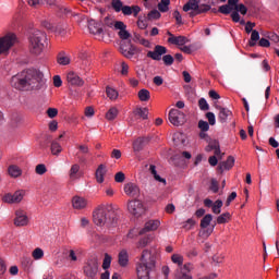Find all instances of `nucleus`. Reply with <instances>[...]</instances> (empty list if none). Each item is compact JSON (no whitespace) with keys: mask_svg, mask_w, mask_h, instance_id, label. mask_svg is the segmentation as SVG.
I'll return each mask as SVG.
<instances>
[{"mask_svg":"<svg viewBox=\"0 0 279 279\" xmlns=\"http://www.w3.org/2000/svg\"><path fill=\"white\" fill-rule=\"evenodd\" d=\"M11 86L17 90H38L43 86V73L36 69L24 70L12 76Z\"/></svg>","mask_w":279,"mask_h":279,"instance_id":"nucleus-1","label":"nucleus"},{"mask_svg":"<svg viewBox=\"0 0 279 279\" xmlns=\"http://www.w3.org/2000/svg\"><path fill=\"white\" fill-rule=\"evenodd\" d=\"M93 221L100 228H112L117 226L119 218L112 204H101L93 211Z\"/></svg>","mask_w":279,"mask_h":279,"instance_id":"nucleus-2","label":"nucleus"},{"mask_svg":"<svg viewBox=\"0 0 279 279\" xmlns=\"http://www.w3.org/2000/svg\"><path fill=\"white\" fill-rule=\"evenodd\" d=\"M156 267V259L149 250H144L136 266L138 279H149V272Z\"/></svg>","mask_w":279,"mask_h":279,"instance_id":"nucleus-3","label":"nucleus"},{"mask_svg":"<svg viewBox=\"0 0 279 279\" xmlns=\"http://www.w3.org/2000/svg\"><path fill=\"white\" fill-rule=\"evenodd\" d=\"M29 51L34 56H40L47 45V34L43 31L35 29L28 36Z\"/></svg>","mask_w":279,"mask_h":279,"instance_id":"nucleus-4","label":"nucleus"},{"mask_svg":"<svg viewBox=\"0 0 279 279\" xmlns=\"http://www.w3.org/2000/svg\"><path fill=\"white\" fill-rule=\"evenodd\" d=\"M105 25L107 27H114V29L119 31L118 36L121 40H129L132 37V34L128 32V25L121 21H111L109 17H105Z\"/></svg>","mask_w":279,"mask_h":279,"instance_id":"nucleus-5","label":"nucleus"},{"mask_svg":"<svg viewBox=\"0 0 279 279\" xmlns=\"http://www.w3.org/2000/svg\"><path fill=\"white\" fill-rule=\"evenodd\" d=\"M160 228V220H148L144 228L138 231V229H132L128 238L129 239H134V236H141L143 234H146V232H154V230H158Z\"/></svg>","mask_w":279,"mask_h":279,"instance_id":"nucleus-6","label":"nucleus"},{"mask_svg":"<svg viewBox=\"0 0 279 279\" xmlns=\"http://www.w3.org/2000/svg\"><path fill=\"white\" fill-rule=\"evenodd\" d=\"M168 119L170 123H172V125H175L177 128L186 123V114L180 111V109H171L169 111Z\"/></svg>","mask_w":279,"mask_h":279,"instance_id":"nucleus-7","label":"nucleus"},{"mask_svg":"<svg viewBox=\"0 0 279 279\" xmlns=\"http://www.w3.org/2000/svg\"><path fill=\"white\" fill-rule=\"evenodd\" d=\"M16 45V35L9 33L5 36L0 38V53H5V51H10L12 47Z\"/></svg>","mask_w":279,"mask_h":279,"instance_id":"nucleus-8","label":"nucleus"},{"mask_svg":"<svg viewBox=\"0 0 279 279\" xmlns=\"http://www.w3.org/2000/svg\"><path fill=\"white\" fill-rule=\"evenodd\" d=\"M99 272V262L97 258H90L84 266V274L87 278L94 279Z\"/></svg>","mask_w":279,"mask_h":279,"instance_id":"nucleus-9","label":"nucleus"},{"mask_svg":"<svg viewBox=\"0 0 279 279\" xmlns=\"http://www.w3.org/2000/svg\"><path fill=\"white\" fill-rule=\"evenodd\" d=\"M128 210L134 217H141L145 213V207L141 201H131L128 203Z\"/></svg>","mask_w":279,"mask_h":279,"instance_id":"nucleus-10","label":"nucleus"},{"mask_svg":"<svg viewBox=\"0 0 279 279\" xmlns=\"http://www.w3.org/2000/svg\"><path fill=\"white\" fill-rule=\"evenodd\" d=\"M23 197H25V191L20 190L14 192V194H5L2 197V202L5 204H20V202H23Z\"/></svg>","mask_w":279,"mask_h":279,"instance_id":"nucleus-11","label":"nucleus"},{"mask_svg":"<svg viewBox=\"0 0 279 279\" xmlns=\"http://www.w3.org/2000/svg\"><path fill=\"white\" fill-rule=\"evenodd\" d=\"M165 53H167V47L157 45L155 46L154 51L147 52V58H150L151 60H156L157 62H160Z\"/></svg>","mask_w":279,"mask_h":279,"instance_id":"nucleus-12","label":"nucleus"},{"mask_svg":"<svg viewBox=\"0 0 279 279\" xmlns=\"http://www.w3.org/2000/svg\"><path fill=\"white\" fill-rule=\"evenodd\" d=\"M78 153L76 154L78 162L81 165H86L88 162V158L86 156H90V149L88 145H78L77 146Z\"/></svg>","mask_w":279,"mask_h":279,"instance_id":"nucleus-13","label":"nucleus"},{"mask_svg":"<svg viewBox=\"0 0 279 279\" xmlns=\"http://www.w3.org/2000/svg\"><path fill=\"white\" fill-rule=\"evenodd\" d=\"M27 223H29V218H27V214L22 209L16 210L14 226H17L19 228H21L23 226H27Z\"/></svg>","mask_w":279,"mask_h":279,"instance_id":"nucleus-14","label":"nucleus"},{"mask_svg":"<svg viewBox=\"0 0 279 279\" xmlns=\"http://www.w3.org/2000/svg\"><path fill=\"white\" fill-rule=\"evenodd\" d=\"M87 27L90 34H94L95 36H104V27L101 26L100 22L89 20Z\"/></svg>","mask_w":279,"mask_h":279,"instance_id":"nucleus-15","label":"nucleus"},{"mask_svg":"<svg viewBox=\"0 0 279 279\" xmlns=\"http://www.w3.org/2000/svg\"><path fill=\"white\" fill-rule=\"evenodd\" d=\"M239 5V0H228V3L225 5H220L218 12L220 14H231L232 10H234Z\"/></svg>","mask_w":279,"mask_h":279,"instance_id":"nucleus-16","label":"nucleus"},{"mask_svg":"<svg viewBox=\"0 0 279 279\" xmlns=\"http://www.w3.org/2000/svg\"><path fill=\"white\" fill-rule=\"evenodd\" d=\"M120 51H121L122 56H124V58H128L129 60H131V58H134V56H136V53H138V48H136V46H134V45H130L129 48L121 45Z\"/></svg>","mask_w":279,"mask_h":279,"instance_id":"nucleus-17","label":"nucleus"},{"mask_svg":"<svg viewBox=\"0 0 279 279\" xmlns=\"http://www.w3.org/2000/svg\"><path fill=\"white\" fill-rule=\"evenodd\" d=\"M234 167V158L229 156L226 161H222L218 165V171L223 173V171H230Z\"/></svg>","mask_w":279,"mask_h":279,"instance_id":"nucleus-18","label":"nucleus"},{"mask_svg":"<svg viewBox=\"0 0 279 279\" xmlns=\"http://www.w3.org/2000/svg\"><path fill=\"white\" fill-rule=\"evenodd\" d=\"M66 80L72 86H84V80H82V77H80L74 72H69L66 75Z\"/></svg>","mask_w":279,"mask_h":279,"instance_id":"nucleus-19","label":"nucleus"},{"mask_svg":"<svg viewBox=\"0 0 279 279\" xmlns=\"http://www.w3.org/2000/svg\"><path fill=\"white\" fill-rule=\"evenodd\" d=\"M124 193L130 197H138L140 189L138 185L134 183H126L124 185Z\"/></svg>","mask_w":279,"mask_h":279,"instance_id":"nucleus-20","label":"nucleus"},{"mask_svg":"<svg viewBox=\"0 0 279 279\" xmlns=\"http://www.w3.org/2000/svg\"><path fill=\"white\" fill-rule=\"evenodd\" d=\"M72 205L73 208H75L76 210H83V208H86V206H88V201H86V198L84 197L74 196L72 198Z\"/></svg>","mask_w":279,"mask_h":279,"instance_id":"nucleus-21","label":"nucleus"},{"mask_svg":"<svg viewBox=\"0 0 279 279\" xmlns=\"http://www.w3.org/2000/svg\"><path fill=\"white\" fill-rule=\"evenodd\" d=\"M149 143V137H138L133 142V150L134 151H143L145 145Z\"/></svg>","mask_w":279,"mask_h":279,"instance_id":"nucleus-22","label":"nucleus"},{"mask_svg":"<svg viewBox=\"0 0 279 279\" xmlns=\"http://www.w3.org/2000/svg\"><path fill=\"white\" fill-rule=\"evenodd\" d=\"M168 43H170V45H177L179 47H184V45H186V43H189V38H186L185 36L171 35V37L168 38Z\"/></svg>","mask_w":279,"mask_h":279,"instance_id":"nucleus-23","label":"nucleus"},{"mask_svg":"<svg viewBox=\"0 0 279 279\" xmlns=\"http://www.w3.org/2000/svg\"><path fill=\"white\" fill-rule=\"evenodd\" d=\"M218 110H219L218 120L220 121V123H228V118L232 117V111L223 107H219Z\"/></svg>","mask_w":279,"mask_h":279,"instance_id":"nucleus-24","label":"nucleus"},{"mask_svg":"<svg viewBox=\"0 0 279 279\" xmlns=\"http://www.w3.org/2000/svg\"><path fill=\"white\" fill-rule=\"evenodd\" d=\"M213 150L215 156H217L218 158H221V148L217 140L211 141L206 147V151H213Z\"/></svg>","mask_w":279,"mask_h":279,"instance_id":"nucleus-25","label":"nucleus"},{"mask_svg":"<svg viewBox=\"0 0 279 279\" xmlns=\"http://www.w3.org/2000/svg\"><path fill=\"white\" fill-rule=\"evenodd\" d=\"M130 263V255L128 254V251L122 250L120 251L118 255V264L120 267H128V264Z\"/></svg>","mask_w":279,"mask_h":279,"instance_id":"nucleus-26","label":"nucleus"},{"mask_svg":"<svg viewBox=\"0 0 279 279\" xmlns=\"http://www.w3.org/2000/svg\"><path fill=\"white\" fill-rule=\"evenodd\" d=\"M193 271V265L192 264H185L181 267V276L178 278L182 279H193V276L189 275V272Z\"/></svg>","mask_w":279,"mask_h":279,"instance_id":"nucleus-27","label":"nucleus"},{"mask_svg":"<svg viewBox=\"0 0 279 279\" xmlns=\"http://www.w3.org/2000/svg\"><path fill=\"white\" fill-rule=\"evenodd\" d=\"M199 2L197 0H190L183 5V12H191V10H198Z\"/></svg>","mask_w":279,"mask_h":279,"instance_id":"nucleus-28","label":"nucleus"},{"mask_svg":"<svg viewBox=\"0 0 279 279\" xmlns=\"http://www.w3.org/2000/svg\"><path fill=\"white\" fill-rule=\"evenodd\" d=\"M105 175H106V166L100 165L96 170V180L98 184H102Z\"/></svg>","mask_w":279,"mask_h":279,"instance_id":"nucleus-29","label":"nucleus"},{"mask_svg":"<svg viewBox=\"0 0 279 279\" xmlns=\"http://www.w3.org/2000/svg\"><path fill=\"white\" fill-rule=\"evenodd\" d=\"M52 156H60L62 154V146L57 141H52L50 145Z\"/></svg>","mask_w":279,"mask_h":279,"instance_id":"nucleus-30","label":"nucleus"},{"mask_svg":"<svg viewBox=\"0 0 279 279\" xmlns=\"http://www.w3.org/2000/svg\"><path fill=\"white\" fill-rule=\"evenodd\" d=\"M9 175H11V178H19L22 175L23 170H21V168H19V166H10L9 169Z\"/></svg>","mask_w":279,"mask_h":279,"instance_id":"nucleus-31","label":"nucleus"},{"mask_svg":"<svg viewBox=\"0 0 279 279\" xmlns=\"http://www.w3.org/2000/svg\"><path fill=\"white\" fill-rule=\"evenodd\" d=\"M58 64H61L62 66H66V64H71V59L64 54V52H59L57 57Z\"/></svg>","mask_w":279,"mask_h":279,"instance_id":"nucleus-32","label":"nucleus"},{"mask_svg":"<svg viewBox=\"0 0 279 279\" xmlns=\"http://www.w3.org/2000/svg\"><path fill=\"white\" fill-rule=\"evenodd\" d=\"M258 40H260V34L258 33V31H252L251 39L248 41L250 47H256V43H258Z\"/></svg>","mask_w":279,"mask_h":279,"instance_id":"nucleus-33","label":"nucleus"},{"mask_svg":"<svg viewBox=\"0 0 279 279\" xmlns=\"http://www.w3.org/2000/svg\"><path fill=\"white\" fill-rule=\"evenodd\" d=\"M140 101H149L151 99V93L148 89H141L137 94Z\"/></svg>","mask_w":279,"mask_h":279,"instance_id":"nucleus-34","label":"nucleus"},{"mask_svg":"<svg viewBox=\"0 0 279 279\" xmlns=\"http://www.w3.org/2000/svg\"><path fill=\"white\" fill-rule=\"evenodd\" d=\"M106 94H107V97L111 99V101H114L116 99L119 98V92L110 86L106 87Z\"/></svg>","mask_w":279,"mask_h":279,"instance_id":"nucleus-35","label":"nucleus"},{"mask_svg":"<svg viewBox=\"0 0 279 279\" xmlns=\"http://www.w3.org/2000/svg\"><path fill=\"white\" fill-rule=\"evenodd\" d=\"M134 114H136L137 117H141V119L146 120L147 117L149 116V109L138 107L134 110Z\"/></svg>","mask_w":279,"mask_h":279,"instance_id":"nucleus-36","label":"nucleus"},{"mask_svg":"<svg viewBox=\"0 0 279 279\" xmlns=\"http://www.w3.org/2000/svg\"><path fill=\"white\" fill-rule=\"evenodd\" d=\"M119 114V109L117 107H111L108 112L106 113V119L108 121H114Z\"/></svg>","mask_w":279,"mask_h":279,"instance_id":"nucleus-37","label":"nucleus"},{"mask_svg":"<svg viewBox=\"0 0 279 279\" xmlns=\"http://www.w3.org/2000/svg\"><path fill=\"white\" fill-rule=\"evenodd\" d=\"M148 243H151V236H149V235L141 239L137 242L136 247H137V250H143L144 247H147Z\"/></svg>","mask_w":279,"mask_h":279,"instance_id":"nucleus-38","label":"nucleus"},{"mask_svg":"<svg viewBox=\"0 0 279 279\" xmlns=\"http://www.w3.org/2000/svg\"><path fill=\"white\" fill-rule=\"evenodd\" d=\"M213 221V215L207 214L203 217V219L201 220V228L204 230L206 229L208 226H210V222Z\"/></svg>","mask_w":279,"mask_h":279,"instance_id":"nucleus-39","label":"nucleus"},{"mask_svg":"<svg viewBox=\"0 0 279 279\" xmlns=\"http://www.w3.org/2000/svg\"><path fill=\"white\" fill-rule=\"evenodd\" d=\"M223 206V202L221 199H218L211 205V210L214 215H219L221 213V207Z\"/></svg>","mask_w":279,"mask_h":279,"instance_id":"nucleus-40","label":"nucleus"},{"mask_svg":"<svg viewBox=\"0 0 279 279\" xmlns=\"http://www.w3.org/2000/svg\"><path fill=\"white\" fill-rule=\"evenodd\" d=\"M160 16H161L160 11L154 9L148 13L147 21H158Z\"/></svg>","mask_w":279,"mask_h":279,"instance_id":"nucleus-41","label":"nucleus"},{"mask_svg":"<svg viewBox=\"0 0 279 279\" xmlns=\"http://www.w3.org/2000/svg\"><path fill=\"white\" fill-rule=\"evenodd\" d=\"M110 265H112V256L110 254L106 253L105 258L102 262V269H110Z\"/></svg>","mask_w":279,"mask_h":279,"instance_id":"nucleus-42","label":"nucleus"},{"mask_svg":"<svg viewBox=\"0 0 279 279\" xmlns=\"http://www.w3.org/2000/svg\"><path fill=\"white\" fill-rule=\"evenodd\" d=\"M111 8L114 12H121L123 10V2L121 0H112Z\"/></svg>","mask_w":279,"mask_h":279,"instance_id":"nucleus-43","label":"nucleus"},{"mask_svg":"<svg viewBox=\"0 0 279 279\" xmlns=\"http://www.w3.org/2000/svg\"><path fill=\"white\" fill-rule=\"evenodd\" d=\"M33 258L35 260H40V258H43V256H45V252L43 251V248L40 247H37L33 251V254H32Z\"/></svg>","mask_w":279,"mask_h":279,"instance_id":"nucleus-44","label":"nucleus"},{"mask_svg":"<svg viewBox=\"0 0 279 279\" xmlns=\"http://www.w3.org/2000/svg\"><path fill=\"white\" fill-rule=\"evenodd\" d=\"M171 260L172 263H174L175 265H179V267H182L183 263H184V257H182V255L179 254H173L171 256Z\"/></svg>","mask_w":279,"mask_h":279,"instance_id":"nucleus-45","label":"nucleus"},{"mask_svg":"<svg viewBox=\"0 0 279 279\" xmlns=\"http://www.w3.org/2000/svg\"><path fill=\"white\" fill-rule=\"evenodd\" d=\"M230 217H231L230 213H225L217 218V223L219 225L228 223V219H230Z\"/></svg>","mask_w":279,"mask_h":279,"instance_id":"nucleus-46","label":"nucleus"},{"mask_svg":"<svg viewBox=\"0 0 279 279\" xmlns=\"http://www.w3.org/2000/svg\"><path fill=\"white\" fill-rule=\"evenodd\" d=\"M198 106L201 110H210V105H208V101H206V98H201L198 100Z\"/></svg>","mask_w":279,"mask_h":279,"instance_id":"nucleus-47","label":"nucleus"},{"mask_svg":"<svg viewBox=\"0 0 279 279\" xmlns=\"http://www.w3.org/2000/svg\"><path fill=\"white\" fill-rule=\"evenodd\" d=\"M175 59H173V56L171 54H165L162 57V61H163V64H166V66H171V64H173Z\"/></svg>","mask_w":279,"mask_h":279,"instance_id":"nucleus-48","label":"nucleus"},{"mask_svg":"<svg viewBox=\"0 0 279 279\" xmlns=\"http://www.w3.org/2000/svg\"><path fill=\"white\" fill-rule=\"evenodd\" d=\"M35 171L37 175H45V172L47 171V166H45V163H39L36 166Z\"/></svg>","mask_w":279,"mask_h":279,"instance_id":"nucleus-49","label":"nucleus"},{"mask_svg":"<svg viewBox=\"0 0 279 279\" xmlns=\"http://www.w3.org/2000/svg\"><path fill=\"white\" fill-rule=\"evenodd\" d=\"M198 128L202 132H208V130H210V124L207 121L201 120L198 122Z\"/></svg>","mask_w":279,"mask_h":279,"instance_id":"nucleus-50","label":"nucleus"},{"mask_svg":"<svg viewBox=\"0 0 279 279\" xmlns=\"http://www.w3.org/2000/svg\"><path fill=\"white\" fill-rule=\"evenodd\" d=\"M206 119H207V123L209 124V125H215V123H217V119H216V117H215V113L214 112H207L206 113Z\"/></svg>","mask_w":279,"mask_h":279,"instance_id":"nucleus-51","label":"nucleus"},{"mask_svg":"<svg viewBox=\"0 0 279 279\" xmlns=\"http://www.w3.org/2000/svg\"><path fill=\"white\" fill-rule=\"evenodd\" d=\"M198 14H206V12H210V4H198Z\"/></svg>","mask_w":279,"mask_h":279,"instance_id":"nucleus-52","label":"nucleus"},{"mask_svg":"<svg viewBox=\"0 0 279 279\" xmlns=\"http://www.w3.org/2000/svg\"><path fill=\"white\" fill-rule=\"evenodd\" d=\"M80 172V165L74 163L70 169V178H75L77 173Z\"/></svg>","mask_w":279,"mask_h":279,"instance_id":"nucleus-53","label":"nucleus"},{"mask_svg":"<svg viewBox=\"0 0 279 279\" xmlns=\"http://www.w3.org/2000/svg\"><path fill=\"white\" fill-rule=\"evenodd\" d=\"M233 10L240 12L243 16L247 14V7H245V4H238Z\"/></svg>","mask_w":279,"mask_h":279,"instance_id":"nucleus-54","label":"nucleus"},{"mask_svg":"<svg viewBox=\"0 0 279 279\" xmlns=\"http://www.w3.org/2000/svg\"><path fill=\"white\" fill-rule=\"evenodd\" d=\"M114 181L118 183L125 182V173H123V172L116 173Z\"/></svg>","mask_w":279,"mask_h":279,"instance_id":"nucleus-55","label":"nucleus"},{"mask_svg":"<svg viewBox=\"0 0 279 279\" xmlns=\"http://www.w3.org/2000/svg\"><path fill=\"white\" fill-rule=\"evenodd\" d=\"M173 19L177 21V25H182V14H180V11L175 10L172 14Z\"/></svg>","mask_w":279,"mask_h":279,"instance_id":"nucleus-56","label":"nucleus"},{"mask_svg":"<svg viewBox=\"0 0 279 279\" xmlns=\"http://www.w3.org/2000/svg\"><path fill=\"white\" fill-rule=\"evenodd\" d=\"M210 191H213V193H219V183L215 179L211 180Z\"/></svg>","mask_w":279,"mask_h":279,"instance_id":"nucleus-57","label":"nucleus"},{"mask_svg":"<svg viewBox=\"0 0 279 279\" xmlns=\"http://www.w3.org/2000/svg\"><path fill=\"white\" fill-rule=\"evenodd\" d=\"M137 27L140 28V29H146V27H147V20H143V19H141V17H138V20H137Z\"/></svg>","mask_w":279,"mask_h":279,"instance_id":"nucleus-58","label":"nucleus"},{"mask_svg":"<svg viewBox=\"0 0 279 279\" xmlns=\"http://www.w3.org/2000/svg\"><path fill=\"white\" fill-rule=\"evenodd\" d=\"M47 114L50 119H54V117H58V109L56 108H49L47 110Z\"/></svg>","mask_w":279,"mask_h":279,"instance_id":"nucleus-59","label":"nucleus"},{"mask_svg":"<svg viewBox=\"0 0 279 279\" xmlns=\"http://www.w3.org/2000/svg\"><path fill=\"white\" fill-rule=\"evenodd\" d=\"M121 12H122V14H124V16H131V14H132V7L123 5Z\"/></svg>","mask_w":279,"mask_h":279,"instance_id":"nucleus-60","label":"nucleus"},{"mask_svg":"<svg viewBox=\"0 0 279 279\" xmlns=\"http://www.w3.org/2000/svg\"><path fill=\"white\" fill-rule=\"evenodd\" d=\"M153 83L155 84V86H162V84H165V80L162 78V76H155L153 78Z\"/></svg>","mask_w":279,"mask_h":279,"instance_id":"nucleus-61","label":"nucleus"},{"mask_svg":"<svg viewBox=\"0 0 279 279\" xmlns=\"http://www.w3.org/2000/svg\"><path fill=\"white\" fill-rule=\"evenodd\" d=\"M53 86H56V88H60V86H62V78L60 75L53 76Z\"/></svg>","mask_w":279,"mask_h":279,"instance_id":"nucleus-62","label":"nucleus"},{"mask_svg":"<svg viewBox=\"0 0 279 279\" xmlns=\"http://www.w3.org/2000/svg\"><path fill=\"white\" fill-rule=\"evenodd\" d=\"M195 226V220H193L192 218L187 219L183 226V228H185V230H191V228Z\"/></svg>","mask_w":279,"mask_h":279,"instance_id":"nucleus-63","label":"nucleus"},{"mask_svg":"<svg viewBox=\"0 0 279 279\" xmlns=\"http://www.w3.org/2000/svg\"><path fill=\"white\" fill-rule=\"evenodd\" d=\"M259 47H270L271 43L268 41L267 38H262L258 41Z\"/></svg>","mask_w":279,"mask_h":279,"instance_id":"nucleus-64","label":"nucleus"}]
</instances>
